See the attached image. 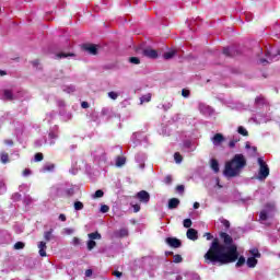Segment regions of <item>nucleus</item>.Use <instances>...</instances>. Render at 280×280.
Listing matches in <instances>:
<instances>
[{"mask_svg":"<svg viewBox=\"0 0 280 280\" xmlns=\"http://www.w3.org/2000/svg\"><path fill=\"white\" fill-rule=\"evenodd\" d=\"M240 253L237 246L226 247L220 243L219 238H213L208 252L203 255L205 264H219V266H226V264H233L237 261Z\"/></svg>","mask_w":280,"mask_h":280,"instance_id":"f257e3e1","label":"nucleus"},{"mask_svg":"<svg viewBox=\"0 0 280 280\" xmlns=\"http://www.w3.org/2000/svg\"><path fill=\"white\" fill-rule=\"evenodd\" d=\"M246 165V158L244 154H235L233 159L225 163L223 171L224 176L228 178H235L242 174V168Z\"/></svg>","mask_w":280,"mask_h":280,"instance_id":"f03ea898","label":"nucleus"},{"mask_svg":"<svg viewBox=\"0 0 280 280\" xmlns=\"http://www.w3.org/2000/svg\"><path fill=\"white\" fill-rule=\"evenodd\" d=\"M258 175L256 176L257 180H266L268 176H270V167H268V164L266 161H264L261 158H258Z\"/></svg>","mask_w":280,"mask_h":280,"instance_id":"7ed1b4c3","label":"nucleus"},{"mask_svg":"<svg viewBox=\"0 0 280 280\" xmlns=\"http://www.w3.org/2000/svg\"><path fill=\"white\" fill-rule=\"evenodd\" d=\"M219 236L222 238L223 246H225V248H231V246H237L233 244V237L226 232H220Z\"/></svg>","mask_w":280,"mask_h":280,"instance_id":"20e7f679","label":"nucleus"},{"mask_svg":"<svg viewBox=\"0 0 280 280\" xmlns=\"http://www.w3.org/2000/svg\"><path fill=\"white\" fill-rule=\"evenodd\" d=\"M165 243L171 248H180V246H183V242L176 237H166Z\"/></svg>","mask_w":280,"mask_h":280,"instance_id":"39448f33","label":"nucleus"},{"mask_svg":"<svg viewBox=\"0 0 280 280\" xmlns=\"http://www.w3.org/2000/svg\"><path fill=\"white\" fill-rule=\"evenodd\" d=\"M136 198H138V200H140L141 202L148 203L150 202V192L141 190L137 192Z\"/></svg>","mask_w":280,"mask_h":280,"instance_id":"423d86ee","label":"nucleus"},{"mask_svg":"<svg viewBox=\"0 0 280 280\" xmlns=\"http://www.w3.org/2000/svg\"><path fill=\"white\" fill-rule=\"evenodd\" d=\"M142 56H145V58L156 59L159 58V52L155 49L145 48L142 50Z\"/></svg>","mask_w":280,"mask_h":280,"instance_id":"0eeeda50","label":"nucleus"},{"mask_svg":"<svg viewBox=\"0 0 280 280\" xmlns=\"http://www.w3.org/2000/svg\"><path fill=\"white\" fill-rule=\"evenodd\" d=\"M83 50L89 51L91 54V56H97V45H95V44L83 45Z\"/></svg>","mask_w":280,"mask_h":280,"instance_id":"6e6552de","label":"nucleus"},{"mask_svg":"<svg viewBox=\"0 0 280 280\" xmlns=\"http://www.w3.org/2000/svg\"><path fill=\"white\" fill-rule=\"evenodd\" d=\"M211 141L213 143V145H220V143H224L225 138L224 135L222 133H215L212 138Z\"/></svg>","mask_w":280,"mask_h":280,"instance_id":"1a4fd4ad","label":"nucleus"},{"mask_svg":"<svg viewBox=\"0 0 280 280\" xmlns=\"http://www.w3.org/2000/svg\"><path fill=\"white\" fill-rule=\"evenodd\" d=\"M37 247L39 249V252H38L39 256L47 257V243L42 241L38 243Z\"/></svg>","mask_w":280,"mask_h":280,"instance_id":"9d476101","label":"nucleus"},{"mask_svg":"<svg viewBox=\"0 0 280 280\" xmlns=\"http://www.w3.org/2000/svg\"><path fill=\"white\" fill-rule=\"evenodd\" d=\"M186 236L188 240L196 242V240H198V231L196 229H188Z\"/></svg>","mask_w":280,"mask_h":280,"instance_id":"9b49d317","label":"nucleus"},{"mask_svg":"<svg viewBox=\"0 0 280 280\" xmlns=\"http://www.w3.org/2000/svg\"><path fill=\"white\" fill-rule=\"evenodd\" d=\"M257 264H259V260H257V258L255 257H248L246 260V265L248 268H256Z\"/></svg>","mask_w":280,"mask_h":280,"instance_id":"f8f14e48","label":"nucleus"},{"mask_svg":"<svg viewBox=\"0 0 280 280\" xmlns=\"http://www.w3.org/2000/svg\"><path fill=\"white\" fill-rule=\"evenodd\" d=\"M180 205V200L178 198H172L168 200V209H177Z\"/></svg>","mask_w":280,"mask_h":280,"instance_id":"ddd939ff","label":"nucleus"},{"mask_svg":"<svg viewBox=\"0 0 280 280\" xmlns=\"http://www.w3.org/2000/svg\"><path fill=\"white\" fill-rule=\"evenodd\" d=\"M0 161H1V163H2L3 165L10 163V154H8V152H5V151H2V152L0 153Z\"/></svg>","mask_w":280,"mask_h":280,"instance_id":"4468645a","label":"nucleus"},{"mask_svg":"<svg viewBox=\"0 0 280 280\" xmlns=\"http://www.w3.org/2000/svg\"><path fill=\"white\" fill-rule=\"evenodd\" d=\"M74 56H75V54H73V52H58V54L56 55V58H57L58 60H60V59H62V58H74Z\"/></svg>","mask_w":280,"mask_h":280,"instance_id":"2eb2a0df","label":"nucleus"},{"mask_svg":"<svg viewBox=\"0 0 280 280\" xmlns=\"http://www.w3.org/2000/svg\"><path fill=\"white\" fill-rule=\"evenodd\" d=\"M3 95L8 102H12L14 100V93H12V90H3Z\"/></svg>","mask_w":280,"mask_h":280,"instance_id":"dca6fc26","label":"nucleus"},{"mask_svg":"<svg viewBox=\"0 0 280 280\" xmlns=\"http://www.w3.org/2000/svg\"><path fill=\"white\" fill-rule=\"evenodd\" d=\"M249 255H252V257H254L255 259H261V253H259L258 248L249 249Z\"/></svg>","mask_w":280,"mask_h":280,"instance_id":"f3484780","label":"nucleus"},{"mask_svg":"<svg viewBox=\"0 0 280 280\" xmlns=\"http://www.w3.org/2000/svg\"><path fill=\"white\" fill-rule=\"evenodd\" d=\"M211 168L213 170V172L215 174H218V172H220V163H218V160H215V159L211 160Z\"/></svg>","mask_w":280,"mask_h":280,"instance_id":"a211bd4d","label":"nucleus"},{"mask_svg":"<svg viewBox=\"0 0 280 280\" xmlns=\"http://www.w3.org/2000/svg\"><path fill=\"white\" fill-rule=\"evenodd\" d=\"M124 165H126V158L117 156L116 158V167H124Z\"/></svg>","mask_w":280,"mask_h":280,"instance_id":"6ab92c4d","label":"nucleus"},{"mask_svg":"<svg viewBox=\"0 0 280 280\" xmlns=\"http://www.w3.org/2000/svg\"><path fill=\"white\" fill-rule=\"evenodd\" d=\"M89 240H92L93 242H95V240H102V234H100V232H92L90 234H88Z\"/></svg>","mask_w":280,"mask_h":280,"instance_id":"aec40b11","label":"nucleus"},{"mask_svg":"<svg viewBox=\"0 0 280 280\" xmlns=\"http://www.w3.org/2000/svg\"><path fill=\"white\" fill-rule=\"evenodd\" d=\"M116 237H128V229H120L116 232Z\"/></svg>","mask_w":280,"mask_h":280,"instance_id":"412c9836","label":"nucleus"},{"mask_svg":"<svg viewBox=\"0 0 280 280\" xmlns=\"http://www.w3.org/2000/svg\"><path fill=\"white\" fill-rule=\"evenodd\" d=\"M244 264H246V258L244 256H241V257L238 256L235 267L242 268V266H244Z\"/></svg>","mask_w":280,"mask_h":280,"instance_id":"4be33fe9","label":"nucleus"},{"mask_svg":"<svg viewBox=\"0 0 280 280\" xmlns=\"http://www.w3.org/2000/svg\"><path fill=\"white\" fill-rule=\"evenodd\" d=\"M52 233H54V229H50L49 231L45 232L44 240L46 242H51Z\"/></svg>","mask_w":280,"mask_h":280,"instance_id":"5701e85b","label":"nucleus"},{"mask_svg":"<svg viewBox=\"0 0 280 280\" xmlns=\"http://www.w3.org/2000/svg\"><path fill=\"white\" fill-rule=\"evenodd\" d=\"M175 55H176V51L171 50V51L164 52L163 58L165 60H172V58H174Z\"/></svg>","mask_w":280,"mask_h":280,"instance_id":"b1692460","label":"nucleus"},{"mask_svg":"<svg viewBox=\"0 0 280 280\" xmlns=\"http://www.w3.org/2000/svg\"><path fill=\"white\" fill-rule=\"evenodd\" d=\"M237 132H238V135H242V137H248V130H246V128H244L242 126H240L237 128Z\"/></svg>","mask_w":280,"mask_h":280,"instance_id":"393cba45","label":"nucleus"},{"mask_svg":"<svg viewBox=\"0 0 280 280\" xmlns=\"http://www.w3.org/2000/svg\"><path fill=\"white\" fill-rule=\"evenodd\" d=\"M223 55L226 56V58H233L234 56L233 50L230 48H223Z\"/></svg>","mask_w":280,"mask_h":280,"instance_id":"a878e982","label":"nucleus"},{"mask_svg":"<svg viewBox=\"0 0 280 280\" xmlns=\"http://www.w3.org/2000/svg\"><path fill=\"white\" fill-rule=\"evenodd\" d=\"M173 262L174 264H183V256H180V254L174 255Z\"/></svg>","mask_w":280,"mask_h":280,"instance_id":"bb28decb","label":"nucleus"},{"mask_svg":"<svg viewBox=\"0 0 280 280\" xmlns=\"http://www.w3.org/2000/svg\"><path fill=\"white\" fill-rule=\"evenodd\" d=\"M23 248H25V243H23V242H16V243L14 244V249H15V250H23Z\"/></svg>","mask_w":280,"mask_h":280,"instance_id":"cd10ccee","label":"nucleus"},{"mask_svg":"<svg viewBox=\"0 0 280 280\" xmlns=\"http://www.w3.org/2000/svg\"><path fill=\"white\" fill-rule=\"evenodd\" d=\"M74 209L75 211H82V209H84V203H82V201H75Z\"/></svg>","mask_w":280,"mask_h":280,"instance_id":"c85d7f7f","label":"nucleus"},{"mask_svg":"<svg viewBox=\"0 0 280 280\" xmlns=\"http://www.w3.org/2000/svg\"><path fill=\"white\" fill-rule=\"evenodd\" d=\"M129 62L131 65H141V59H139V57H130Z\"/></svg>","mask_w":280,"mask_h":280,"instance_id":"c756f323","label":"nucleus"},{"mask_svg":"<svg viewBox=\"0 0 280 280\" xmlns=\"http://www.w3.org/2000/svg\"><path fill=\"white\" fill-rule=\"evenodd\" d=\"M256 104H266V97L264 95H259L255 98Z\"/></svg>","mask_w":280,"mask_h":280,"instance_id":"7c9ffc66","label":"nucleus"},{"mask_svg":"<svg viewBox=\"0 0 280 280\" xmlns=\"http://www.w3.org/2000/svg\"><path fill=\"white\" fill-rule=\"evenodd\" d=\"M95 246H97V243L95 241H88V250H93V248H95Z\"/></svg>","mask_w":280,"mask_h":280,"instance_id":"2f4dec72","label":"nucleus"},{"mask_svg":"<svg viewBox=\"0 0 280 280\" xmlns=\"http://www.w3.org/2000/svg\"><path fill=\"white\" fill-rule=\"evenodd\" d=\"M43 159H45V155H43V153H36L34 156L35 163H40V161H43Z\"/></svg>","mask_w":280,"mask_h":280,"instance_id":"473e14b6","label":"nucleus"},{"mask_svg":"<svg viewBox=\"0 0 280 280\" xmlns=\"http://www.w3.org/2000/svg\"><path fill=\"white\" fill-rule=\"evenodd\" d=\"M259 220L266 222V220H268V212H266L265 210L260 211Z\"/></svg>","mask_w":280,"mask_h":280,"instance_id":"72a5a7b5","label":"nucleus"},{"mask_svg":"<svg viewBox=\"0 0 280 280\" xmlns=\"http://www.w3.org/2000/svg\"><path fill=\"white\" fill-rule=\"evenodd\" d=\"M72 245L74 246H81L82 245V240H80L78 236H74L72 238Z\"/></svg>","mask_w":280,"mask_h":280,"instance_id":"f704fd0d","label":"nucleus"},{"mask_svg":"<svg viewBox=\"0 0 280 280\" xmlns=\"http://www.w3.org/2000/svg\"><path fill=\"white\" fill-rule=\"evenodd\" d=\"M174 159L176 163H183V155H180L178 152L174 153Z\"/></svg>","mask_w":280,"mask_h":280,"instance_id":"c9c22d12","label":"nucleus"},{"mask_svg":"<svg viewBox=\"0 0 280 280\" xmlns=\"http://www.w3.org/2000/svg\"><path fill=\"white\" fill-rule=\"evenodd\" d=\"M93 198H104V190L102 189L96 190Z\"/></svg>","mask_w":280,"mask_h":280,"instance_id":"e433bc0d","label":"nucleus"},{"mask_svg":"<svg viewBox=\"0 0 280 280\" xmlns=\"http://www.w3.org/2000/svg\"><path fill=\"white\" fill-rule=\"evenodd\" d=\"M191 224H192L191 219H185L184 220V228L185 229H191Z\"/></svg>","mask_w":280,"mask_h":280,"instance_id":"4c0bfd02","label":"nucleus"},{"mask_svg":"<svg viewBox=\"0 0 280 280\" xmlns=\"http://www.w3.org/2000/svg\"><path fill=\"white\" fill-rule=\"evenodd\" d=\"M108 211H110V207L106 206V205H103L101 207V212L102 213H108Z\"/></svg>","mask_w":280,"mask_h":280,"instance_id":"58836bf2","label":"nucleus"},{"mask_svg":"<svg viewBox=\"0 0 280 280\" xmlns=\"http://www.w3.org/2000/svg\"><path fill=\"white\" fill-rule=\"evenodd\" d=\"M108 97H110V100H117V97H119V94H117L116 92H108Z\"/></svg>","mask_w":280,"mask_h":280,"instance_id":"ea45409f","label":"nucleus"},{"mask_svg":"<svg viewBox=\"0 0 280 280\" xmlns=\"http://www.w3.org/2000/svg\"><path fill=\"white\" fill-rule=\"evenodd\" d=\"M221 222L225 229H231V222H229V220L223 219Z\"/></svg>","mask_w":280,"mask_h":280,"instance_id":"a19ab883","label":"nucleus"},{"mask_svg":"<svg viewBox=\"0 0 280 280\" xmlns=\"http://www.w3.org/2000/svg\"><path fill=\"white\" fill-rule=\"evenodd\" d=\"M172 175H167L165 178H164V183L165 185H172Z\"/></svg>","mask_w":280,"mask_h":280,"instance_id":"79ce46f5","label":"nucleus"},{"mask_svg":"<svg viewBox=\"0 0 280 280\" xmlns=\"http://www.w3.org/2000/svg\"><path fill=\"white\" fill-rule=\"evenodd\" d=\"M150 100H152V95L147 94V95L142 96L141 102H150Z\"/></svg>","mask_w":280,"mask_h":280,"instance_id":"37998d69","label":"nucleus"},{"mask_svg":"<svg viewBox=\"0 0 280 280\" xmlns=\"http://www.w3.org/2000/svg\"><path fill=\"white\" fill-rule=\"evenodd\" d=\"M176 191H178V194H184L185 192V186H183V185L176 186Z\"/></svg>","mask_w":280,"mask_h":280,"instance_id":"c03bdc74","label":"nucleus"},{"mask_svg":"<svg viewBox=\"0 0 280 280\" xmlns=\"http://www.w3.org/2000/svg\"><path fill=\"white\" fill-rule=\"evenodd\" d=\"M55 167H56V165L49 164V165L45 166V170H46V172H54Z\"/></svg>","mask_w":280,"mask_h":280,"instance_id":"a18cd8bd","label":"nucleus"},{"mask_svg":"<svg viewBox=\"0 0 280 280\" xmlns=\"http://www.w3.org/2000/svg\"><path fill=\"white\" fill-rule=\"evenodd\" d=\"M182 95H183V97H189V95H190V92H189V90H182Z\"/></svg>","mask_w":280,"mask_h":280,"instance_id":"49530a36","label":"nucleus"},{"mask_svg":"<svg viewBox=\"0 0 280 280\" xmlns=\"http://www.w3.org/2000/svg\"><path fill=\"white\" fill-rule=\"evenodd\" d=\"M203 237H206V240H208V241L213 240V235H211V233H209V232H206V233L203 234Z\"/></svg>","mask_w":280,"mask_h":280,"instance_id":"de8ad7c7","label":"nucleus"},{"mask_svg":"<svg viewBox=\"0 0 280 280\" xmlns=\"http://www.w3.org/2000/svg\"><path fill=\"white\" fill-rule=\"evenodd\" d=\"M132 207H133V212H135V213H139V212L141 211V206H139V205H133Z\"/></svg>","mask_w":280,"mask_h":280,"instance_id":"09e8293b","label":"nucleus"},{"mask_svg":"<svg viewBox=\"0 0 280 280\" xmlns=\"http://www.w3.org/2000/svg\"><path fill=\"white\" fill-rule=\"evenodd\" d=\"M237 139H233L229 142V148H235V143H237Z\"/></svg>","mask_w":280,"mask_h":280,"instance_id":"8fccbe9b","label":"nucleus"},{"mask_svg":"<svg viewBox=\"0 0 280 280\" xmlns=\"http://www.w3.org/2000/svg\"><path fill=\"white\" fill-rule=\"evenodd\" d=\"M85 277H93V269H88L85 271Z\"/></svg>","mask_w":280,"mask_h":280,"instance_id":"3c124183","label":"nucleus"},{"mask_svg":"<svg viewBox=\"0 0 280 280\" xmlns=\"http://www.w3.org/2000/svg\"><path fill=\"white\" fill-rule=\"evenodd\" d=\"M30 174H32V171L30 168H25L23 171V176H30Z\"/></svg>","mask_w":280,"mask_h":280,"instance_id":"603ef678","label":"nucleus"},{"mask_svg":"<svg viewBox=\"0 0 280 280\" xmlns=\"http://www.w3.org/2000/svg\"><path fill=\"white\" fill-rule=\"evenodd\" d=\"M31 65H33V67H38L40 65V61H38V59L31 61Z\"/></svg>","mask_w":280,"mask_h":280,"instance_id":"864d4df0","label":"nucleus"},{"mask_svg":"<svg viewBox=\"0 0 280 280\" xmlns=\"http://www.w3.org/2000/svg\"><path fill=\"white\" fill-rule=\"evenodd\" d=\"M59 220H60L61 222H67V215H65V214H59Z\"/></svg>","mask_w":280,"mask_h":280,"instance_id":"5fc2aeb1","label":"nucleus"},{"mask_svg":"<svg viewBox=\"0 0 280 280\" xmlns=\"http://www.w3.org/2000/svg\"><path fill=\"white\" fill-rule=\"evenodd\" d=\"M81 106L82 108H89V102H82Z\"/></svg>","mask_w":280,"mask_h":280,"instance_id":"6e6d98bb","label":"nucleus"},{"mask_svg":"<svg viewBox=\"0 0 280 280\" xmlns=\"http://www.w3.org/2000/svg\"><path fill=\"white\" fill-rule=\"evenodd\" d=\"M113 275H114V277L119 278V277H121L122 273L120 271H114Z\"/></svg>","mask_w":280,"mask_h":280,"instance_id":"4d7b16f0","label":"nucleus"},{"mask_svg":"<svg viewBox=\"0 0 280 280\" xmlns=\"http://www.w3.org/2000/svg\"><path fill=\"white\" fill-rule=\"evenodd\" d=\"M48 137H49V139H56L58 136H56V133H54V132H50L48 135Z\"/></svg>","mask_w":280,"mask_h":280,"instance_id":"13d9d810","label":"nucleus"},{"mask_svg":"<svg viewBox=\"0 0 280 280\" xmlns=\"http://www.w3.org/2000/svg\"><path fill=\"white\" fill-rule=\"evenodd\" d=\"M194 209H200V203L199 202H195L194 203Z\"/></svg>","mask_w":280,"mask_h":280,"instance_id":"bf43d9fd","label":"nucleus"},{"mask_svg":"<svg viewBox=\"0 0 280 280\" xmlns=\"http://www.w3.org/2000/svg\"><path fill=\"white\" fill-rule=\"evenodd\" d=\"M5 143H8L9 145H13L14 142L12 140H7Z\"/></svg>","mask_w":280,"mask_h":280,"instance_id":"052dcab7","label":"nucleus"},{"mask_svg":"<svg viewBox=\"0 0 280 280\" xmlns=\"http://www.w3.org/2000/svg\"><path fill=\"white\" fill-rule=\"evenodd\" d=\"M102 115H107L108 110L107 109H102Z\"/></svg>","mask_w":280,"mask_h":280,"instance_id":"680f3d73","label":"nucleus"},{"mask_svg":"<svg viewBox=\"0 0 280 280\" xmlns=\"http://www.w3.org/2000/svg\"><path fill=\"white\" fill-rule=\"evenodd\" d=\"M8 73L5 71L0 70V75H7Z\"/></svg>","mask_w":280,"mask_h":280,"instance_id":"e2e57ef3","label":"nucleus"},{"mask_svg":"<svg viewBox=\"0 0 280 280\" xmlns=\"http://www.w3.org/2000/svg\"><path fill=\"white\" fill-rule=\"evenodd\" d=\"M260 62H261L262 65H265V62H268V60H266V59H260Z\"/></svg>","mask_w":280,"mask_h":280,"instance_id":"0e129e2a","label":"nucleus"},{"mask_svg":"<svg viewBox=\"0 0 280 280\" xmlns=\"http://www.w3.org/2000/svg\"><path fill=\"white\" fill-rule=\"evenodd\" d=\"M176 280H183V276H177Z\"/></svg>","mask_w":280,"mask_h":280,"instance_id":"69168bd1","label":"nucleus"},{"mask_svg":"<svg viewBox=\"0 0 280 280\" xmlns=\"http://www.w3.org/2000/svg\"><path fill=\"white\" fill-rule=\"evenodd\" d=\"M165 255H174V252H166Z\"/></svg>","mask_w":280,"mask_h":280,"instance_id":"338daca9","label":"nucleus"},{"mask_svg":"<svg viewBox=\"0 0 280 280\" xmlns=\"http://www.w3.org/2000/svg\"><path fill=\"white\" fill-rule=\"evenodd\" d=\"M277 55L280 56V50L277 51Z\"/></svg>","mask_w":280,"mask_h":280,"instance_id":"774afa93","label":"nucleus"}]
</instances>
